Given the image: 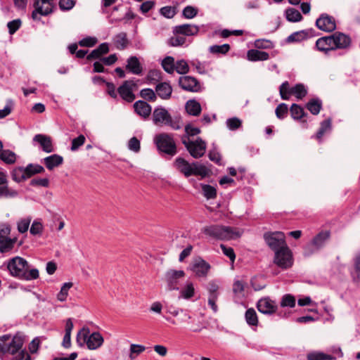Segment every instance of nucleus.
Masks as SVG:
<instances>
[{
    "mask_svg": "<svg viewBox=\"0 0 360 360\" xmlns=\"http://www.w3.org/2000/svg\"><path fill=\"white\" fill-rule=\"evenodd\" d=\"M153 122L155 124L158 123L169 124L171 122V115L163 108H155L153 114Z\"/></svg>",
    "mask_w": 360,
    "mask_h": 360,
    "instance_id": "21",
    "label": "nucleus"
},
{
    "mask_svg": "<svg viewBox=\"0 0 360 360\" xmlns=\"http://www.w3.org/2000/svg\"><path fill=\"white\" fill-rule=\"evenodd\" d=\"M179 86L186 91L198 92L200 89L199 82L193 77L183 76L179 79Z\"/></svg>",
    "mask_w": 360,
    "mask_h": 360,
    "instance_id": "16",
    "label": "nucleus"
},
{
    "mask_svg": "<svg viewBox=\"0 0 360 360\" xmlns=\"http://www.w3.org/2000/svg\"><path fill=\"white\" fill-rule=\"evenodd\" d=\"M114 43L116 48L119 50H124L126 49L129 44L127 33L120 32L117 34L114 38Z\"/></svg>",
    "mask_w": 360,
    "mask_h": 360,
    "instance_id": "35",
    "label": "nucleus"
},
{
    "mask_svg": "<svg viewBox=\"0 0 360 360\" xmlns=\"http://www.w3.org/2000/svg\"><path fill=\"white\" fill-rule=\"evenodd\" d=\"M288 112V105L285 103L279 104L275 110L276 115L278 119H283L286 117Z\"/></svg>",
    "mask_w": 360,
    "mask_h": 360,
    "instance_id": "54",
    "label": "nucleus"
},
{
    "mask_svg": "<svg viewBox=\"0 0 360 360\" xmlns=\"http://www.w3.org/2000/svg\"><path fill=\"white\" fill-rule=\"evenodd\" d=\"M274 263L282 269H288L292 266V253L288 245L274 251Z\"/></svg>",
    "mask_w": 360,
    "mask_h": 360,
    "instance_id": "8",
    "label": "nucleus"
},
{
    "mask_svg": "<svg viewBox=\"0 0 360 360\" xmlns=\"http://www.w3.org/2000/svg\"><path fill=\"white\" fill-rule=\"evenodd\" d=\"M11 338L10 334L0 336V358L2 359L6 354L13 355L11 360H25L27 354L25 349H22L25 342V336L22 332H17Z\"/></svg>",
    "mask_w": 360,
    "mask_h": 360,
    "instance_id": "1",
    "label": "nucleus"
},
{
    "mask_svg": "<svg viewBox=\"0 0 360 360\" xmlns=\"http://www.w3.org/2000/svg\"><path fill=\"white\" fill-rule=\"evenodd\" d=\"M186 276L184 271L169 269L165 274V281L169 290H178L180 281Z\"/></svg>",
    "mask_w": 360,
    "mask_h": 360,
    "instance_id": "11",
    "label": "nucleus"
},
{
    "mask_svg": "<svg viewBox=\"0 0 360 360\" xmlns=\"http://www.w3.org/2000/svg\"><path fill=\"white\" fill-rule=\"evenodd\" d=\"M162 67L166 72L173 73L175 70L174 58L172 56L165 57L162 61Z\"/></svg>",
    "mask_w": 360,
    "mask_h": 360,
    "instance_id": "41",
    "label": "nucleus"
},
{
    "mask_svg": "<svg viewBox=\"0 0 360 360\" xmlns=\"http://www.w3.org/2000/svg\"><path fill=\"white\" fill-rule=\"evenodd\" d=\"M140 96L149 101H155L157 98L153 90L149 88L142 89L140 92Z\"/></svg>",
    "mask_w": 360,
    "mask_h": 360,
    "instance_id": "53",
    "label": "nucleus"
},
{
    "mask_svg": "<svg viewBox=\"0 0 360 360\" xmlns=\"http://www.w3.org/2000/svg\"><path fill=\"white\" fill-rule=\"evenodd\" d=\"M44 172L45 169L41 165L30 163L26 167L14 168L12 171V179L13 180H26Z\"/></svg>",
    "mask_w": 360,
    "mask_h": 360,
    "instance_id": "5",
    "label": "nucleus"
},
{
    "mask_svg": "<svg viewBox=\"0 0 360 360\" xmlns=\"http://www.w3.org/2000/svg\"><path fill=\"white\" fill-rule=\"evenodd\" d=\"M183 144L186 146V149L194 158H199L205 153L206 143L200 138H198L195 141H191L183 139Z\"/></svg>",
    "mask_w": 360,
    "mask_h": 360,
    "instance_id": "12",
    "label": "nucleus"
},
{
    "mask_svg": "<svg viewBox=\"0 0 360 360\" xmlns=\"http://www.w3.org/2000/svg\"><path fill=\"white\" fill-rule=\"evenodd\" d=\"M33 141L37 142L46 153H51L54 150L51 138L49 136L38 134L34 136Z\"/></svg>",
    "mask_w": 360,
    "mask_h": 360,
    "instance_id": "18",
    "label": "nucleus"
},
{
    "mask_svg": "<svg viewBox=\"0 0 360 360\" xmlns=\"http://www.w3.org/2000/svg\"><path fill=\"white\" fill-rule=\"evenodd\" d=\"M247 57L250 61H264L269 58V55L267 52L263 51L250 49L247 53Z\"/></svg>",
    "mask_w": 360,
    "mask_h": 360,
    "instance_id": "30",
    "label": "nucleus"
},
{
    "mask_svg": "<svg viewBox=\"0 0 360 360\" xmlns=\"http://www.w3.org/2000/svg\"><path fill=\"white\" fill-rule=\"evenodd\" d=\"M191 175L200 176L202 178L209 176L211 170L203 165L198 162L192 163Z\"/></svg>",
    "mask_w": 360,
    "mask_h": 360,
    "instance_id": "31",
    "label": "nucleus"
},
{
    "mask_svg": "<svg viewBox=\"0 0 360 360\" xmlns=\"http://www.w3.org/2000/svg\"><path fill=\"white\" fill-rule=\"evenodd\" d=\"M12 242L10 238L0 239V252L5 254L10 252L13 250Z\"/></svg>",
    "mask_w": 360,
    "mask_h": 360,
    "instance_id": "48",
    "label": "nucleus"
},
{
    "mask_svg": "<svg viewBox=\"0 0 360 360\" xmlns=\"http://www.w3.org/2000/svg\"><path fill=\"white\" fill-rule=\"evenodd\" d=\"M43 163L49 170H52L63 163V158L58 154H53L44 158Z\"/></svg>",
    "mask_w": 360,
    "mask_h": 360,
    "instance_id": "26",
    "label": "nucleus"
},
{
    "mask_svg": "<svg viewBox=\"0 0 360 360\" xmlns=\"http://www.w3.org/2000/svg\"><path fill=\"white\" fill-rule=\"evenodd\" d=\"M7 182L8 181H0V198L15 197L18 194L16 191L8 187Z\"/></svg>",
    "mask_w": 360,
    "mask_h": 360,
    "instance_id": "40",
    "label": "nucleus"
},
{
    "mask_svg": "<svg viewBox=\"0 0 360 360\" xmlns=\"http://www.w3.org/2000/svg\"><path fill=\"white\" fill-rule=\"evenodd\" d=\"M263 238L268 247L274 252L287 245L285 234L281 231L266 232Z\"/></svg>",
    "mask_w": 360,
    "mask_h": 360,
    "instance_id": "9",
    "label": "nucleus"
},
{
    "mask_svg": "<svg viewBox=\"0 0 360 360\" xmlns=\"http://www.w3.org/2000/svg\"><path fill=\"white\" fill-rule=\"evenodd\" d=\"M226 125L230 130H236L242 125V122L238 117L229 118L226 121Z\"/></svg>",
    "mask_w": 360,
    "mask_h": 360,
    "instance_id": "56",
    "label": "nucleus"
},
{
    "mask_svg": "<svg viewBox=\"0 0 360 360\" xmlns=\"http://www.w3.org/2000/svg\"><path fill=\"white\" fill-rule=\"evenodd\" d=\"M136 86V84L133 80H126L118 87L117 93L124 101L131 103L136 98L133 93V89Z\"/></svg>",
    "mask_w": 360,
    "mask_h": 360,
    "instance_id": "13",
    "label": "nucleus"
},
{
    "mask_svg": "<svg viewBox=\"0 0 360 360\" xmlns=\"http://www.w3.org/2000/svg\"><path fill=\"white\" fill-rule=\"evenodd\" d=\"M157 94L162 99H169L172 93V88L167 82H161L155 87Z\"/></svg>",
    "mask_w": 360,
    "mask_h": 360,
    "instance_id": "29",
    "label": "nucleus"
},
{
    "mask_svg": "<svg viewBox=\"0 0 360 360\" xmlns=\"http://www.w3.org/2000/svg\"><path fill=\"white\" fill-rule=\"evenodd\" d=\"M198 31L199 29L195 25L190 24H184L176 26L174 30V34H181L184 36H193L196 34L198 32Z\"/></svg>",
    "mask_w": 360,
    "mask_h": 360,
    "instance_id": "23",
    "label": "nucleus"
},
{
    "mask_svg": "<svg viewBox=\"0 0 360 360\" xmlns=\"http://www.w3.org/2000/svg\"><path fill=\"white\" fill-rule=\"evenodd\" d=\"M109 51L108 44L102 43L96 49H94L89 55H87L86 59L89 61L97 59L101 60L103 58V56L107 54Z\"/></svg>",
    "mask_w": 360,
    "mask_h": 360,
    "instance_id": "22",
    "label": "nucleus"
},
{
    "mask_svg": "<svg viewBox=\"0 0 360 360\" xmlns=\"http://www.w3.org/2000/svg\"><path fill=\"white\" fill-rule=\"evenodd\" d=\"M202 232L207 236L219 240H228L239 237L240 234L230 226L210 225L204 227Z\"/></svg>",
    "mask_w": 360,
    "mask_h": 360,
    "instance_id": "4",
    "label": "nucleus"
},
{
    "mask_svg": "<svg viewBox=\"0 0 360 360\" xmlns=\"http://www.w3.org/2000/svg\"><path fill=\"white\" fill-rule=\"evenodd\" d=\"M72 285L73 284L71 282L65 283L57 295V299L60 302L65 301L68 295V290Z\"/></svg>",
    "mask_w": 360,
    "mask_h": 360,
    "instance_id": "44",
    "label": "nucleus"
},
{
    "mask_svg": "<svg viewBox=\"0 0 360 360\" xmlns=\"http://www.w3.org/2000/svg\"><path fill=\"white\" fill-rule=\"evenodd\" d=\"M160 13L167 18H172L176 14V8L172 6H164L160 8Z\"/></svg>",
    "mask_w": 360,
    "mask_h": 360,
    "instance_id": "57",
    "label": "nucleus"
},
{
    "mask_svg": "<svg viewBox=\"0 0 360 360\" xmlns=\"http://www.w3.org/2000/svg\"><path fill=\"white\" fill-rule=\"evenodd\" d=\"M181 296L184 299L188 300L194 296L195 288L193 284L190 282L180 292Z\"/></svg>",
    "mask_w": 360,
    "mask_h": 360,
    "instance_id": "45",
    "label": "nucleus"
},
{
    "mask_svg": "<svg viewBox=\"0 0 360 360\" xmlns=\"http://www.w3.org/2000/svg\"><path fill=\"white\" fill-rule=\"evenodd\" d=\"M126 69L129 72L138 75H141L143 71V68L136 56H130L127 59Z\"/></svg>",
    "mask_w": 360,
    "mask_h": 360,
    "instance_id": "27",
    "label": "nucleus"
},
{
    "mask_svg": "<svg viewBox=\"0 0 360 360\" xmlns=\"http://www.w3.org/2000/svg\"><path fill=\"white\" fill-rule=\"evenodd\" d=\"M257 308L264 314H272L277 311L278 307L275 301L269 297H264L258 301Z\"/></svg>",
    "mask_w": 360,
    "mask_h": 360,
    "instance_id": "17",
    "label": "nucleus"
},
{
    "mask_svg": "<svg viewBox=\"0 0 360 360\" xmlns=\"http://www.w3.org/2000/svg\"><path fill=\"white\" fill-rule=\"evenodd\" d=\"M186 41V38L181 34H174V37L169 39V44L172 46H177L183 45Z\"/></svg>",
    "mask_w": 360,
    "mask_h": 360,
    "instance_id": "59",
    "label": "nucleus"
},
{
    "mask_svg": "<svg viewBox=\"0 0 360 360\" xmlns=\"http://www.w3.org/2000/svg\"><path fill=\"white\" fill-rule=\"evenodd\" d=\"M146 347L141 345L131 344L130 346V354L129 357L131 359H134L137 355L144 352Z\"/></svg>",
    "mask_w": 360,
    "mask_h": 360,
    "instance_id": "51",
    "label": "nucleus"
},
{
    "mask_svg": "<svg viewBox=\"0 0 360 360\" xmlns=\"http://www.w3.org/2000/svg\"><path fill=\"white\" fill-rule=\"evenodd\" d=\"M296 300L295 297L290 294H285L282 297L281 301V306L282 307H290L292 308L295 306Z\"/></svg>",
    "mask_w": 360,
    "mask_h": 360,
    "instance_id": "46",
    "label": "nucleus"
},
{
    "mask_svg": "<svg viewBox=\"0 0 360 360\" xmlns=\"http://www.w3.org/2000/svg\"><path fill=\"white\" fill-rule=\"evenodd\" d=\"M33 6L34 8V10L32 13V18L33 20L38 19V14L46 16L52 13L51 6L44 7L43 5L37 0H34Z\"/></svg>",
    "mask_w": 360,
    "mask_h": 360,
    "instance_id": "28",
    "label": "nucleus"
},
{
    "mask_svg": "<svg viewBox=\"0 0 360 360\" xmlns=\"http://www.w3.org/2000/svg\"><path fill=\"white\" fill-rule=\"evenodd\" d=\"M331 127V121L330 119H327L323 120L321 123L320 128L319 129L317 133H316V139L320 140L323 134L330 129Z\"/></svg>",
    "mask_w": 360,
    "mask_h": 360,
    "instance_id": "47",
    "label": "nucleus"
},
{
    "mask_svg": "<svg viewBox=\"0 0 360 360\" xmlns=\"http://www.w3.org/2000/svg\"><path fill=\"white\" fill-rule=\"evenodd\" d=\"M197 14L198 10L191 6H187L183 10V15L187 19H191Z\"/></svg>",
    "mask_w": 360,
    "mask_h": 360,
    "instance_id": "62",
    "label": "nucleus"
},
{
    "mask_svg": "<svg viewBox=\"0 0 360 360\" xmlns=\"http://www.w3.org/2000/svg\"><path fill=\"white\" fill-rule=\"evenodd\" d=\"M220 248H221L223 253L226 257H228L232 262H233L236 259V254L234 252L233 249L232 248L228 247L224 244H221Z\"/></svg>",
    "mask_w": 360,
    "mask_h": 360,
    "instance_id": "61",
    "label": "nucleus"
},
{
    "mask_svg": "<svg viewBox=\"0 0 360 360\" xmlns=\"http://www.w3.org/2000/svg\"><path fill=\"white\" fill-rule=\"evenodd\" d=\"M86 138L84 135L81 134L78 137L73 139L72 141L71 150H77L85 142Z\"/></svg>",
    "mask_w": 360,
    "mask_h": 360,
    "instance_id": "63",
    "label": "nucleus"
},
{
    "mask_svg": "<svg viewBox=\"0 0 360 360\" xmlns=\"http://www.w3.org/2000/svg\"><path fill=\"white\" fill-rule=\"evenodd\" d=\"M0 160L6 164H13L16 160V155L14 152L10 150H3L0 153Z\"/></svg>",
    "mask_w": 360,
    "mask_h": 360,
    "instance_id": "39",
    "label": "nucleus"
},
{
    "mask_svg": "<svg viewBox=\"0 0 360 360\" xmlns=\"http://www.w3.org/2000/svg\"><path fill=\"white\" fill-rule=\"evenodd\" d=\"M307 360H335L336 356L321 352L314 351L307 354Z\"/></svg>",
    "mask_w": 360,
    "mask_h": 360,
    "instance_id": "34",
    "label": "nucleus"
},
{
    "mask_svg": "<svg viewBox=\"0 0 360 360\" xmlns=\"http://www.w3.org/2000/svg\"><path fill=\"white\" fill-rule=\"evenodd\" d=\"M59 8L61 11H69L72 9L75 5V0H60Z\"/></svg>",
    "mask_w": 360,
    "mask_h": 360,
    "instance_id": "64",
    "label": "nucleus"
},
{
    "mask_svg": "<svg viewBox=\"0 0 360 360\" xmlns=\"http://www.w3.org/2000/svg\"><path fill=\"white\" fill-rule=\"evenodd\" d=\"M354 264L356 276H352V280L356 283L360 281V254L355 257Z\"/></svg>",
    "mask_w": 360,
    "mask_h": 360,
    "instance_id": "60",
    "label": "nucleus"
},
{
    "mask_svg": "<svg viewBox=\"0 0 360 360\" xmlns=\"http://www.w3.org/2000/svg\"><path fill=\"white\" fill-rule=\"evenodd\" d=\"M188 269L197 278H206L211 269V265L202 257H198L192 260Z\"/></svg>",
    "mask_w": 360,
    "mask_h": 360,
    "instance_id": "10",
    "label": "nucleus"
},
{
    "mask_svg": "<svg viewBox=\"0 0 360 360\" xmlns=\"http://www.w3.org/2000/svg\"><path fill=\"white\" fill-rule=\"evenodd\" d=\"M175 70L181 75L186 74L189 71L188 63L184 60H178L175 63Z\"/></svg>",
    "mask_w": 360,
    "mask_h": 360,
    "instance_id": "52",
    "label": "nucleus"
},
{
    "mask_svg": "<svg viewBox=\"0 0 360 360\" xmlns=\"http://www.w3.org/2000/svg\"><path fill=\"white\" fill-rule=\"evenodd\" d=\"M245 317L248 325L252 326H257L258 325L257 315L253 308H250L246 310Z\"/></svg>",
    "mask_w": 360,
    "mask_h": 360,
    "instance_id": "38",
    "label": "nucleus"
},
{
    "mask_svg": "<svg viewBox=\"0 0 360 360\" xmlns=\"http://www.w3.org/2000/svg\"><path fill=\"white\" fill-rule=\"evenodd\" d=\"M286 18L290 22H298L302 16L300 11L293 8H289L285 11Z\"/></svg>",
    "mask_w": 360,
    "mask_h": 360,
    "instance_id": "43",
    "label": "nucleus"
},
{
    "mask_svg": "<svg viewBox=\"0 0 360 360\" xmlns=\"http://www.w3.org/2000/svg\"><path fill=\"white\" fill-rule=\"evenodd\" d=\"M206 289L208 291L209 297H208V305L212 309L214 312H217L218 311V307L216 304V302L219 297V285L217 281L215 280L210 281L207 286Z\"/></svg>",
    "mask_w": 360,
    "mask_h": 360,
    "instance_id": "15",
    "label": "nucleus"
},
{
    "mask_svg": "<svg viewBox=\"0 0 360 360\" xmlns=\"http://www.w3.org/2000/svg\"><path fill=\"white\" fill-rule=\"evenodd\" d=\"M155 144L160 151L174 155L176 153V147L172 135L166 133H161L155 137Z\"/></svg>",
    "mask_w": 360,
    "mask_h": 360,
    "instance_id": "7",
    "label": "nucleus"
},
{
    "mask_svg": "<svg viewBox=\"0 0 360 360\" xmlns=\"http://www.w3.org/2000/svg\"><path fill=\"white\" fill-rule=\"evenodd\" d=\"M186 112L193 116H198L201 112L200 104L195 100H189L186 103Z\"/></svg>",
    "mask_w": 360,
    "mask_h": 360,
    "instance_id": "32",
    "label": "nucleus"
},
{
    "mask_svg": "<svg viewBox=\"0 0 360 360\" xmlns=\"http://www.w3.org/2000/svg\"><path fill=\"white\" fill-rule=\"evenodd\" d=\"M316 27L324 32H331L336 29L335 20L327 13L321 14L316 21Z\"/></svg>",
    "mask_w": 360,
    "mask_h": 360,
    "instance_id": "14",
    "label": "nucleus"
},
{
    "mask_svg": "<svg viewBox=\"0 0 360 360\" xmlns=\"http://www.w3.org/2000/svg\"><path fill=\"white\" fill-rule=\"evenodd\" d=\"M230 50V46L228 44H224L223 45H214L210 47V51L212 53H221L226 54Z\"/></svg>",
    "mask_w": 360,
    "mask_h": 360,
    "instance_id": "50",
    "label": "nucleus"
},
{
    "mask_svg": "<svg viewBox=\"0 0 360 360\" xmlns=\"http://www.w3.org/2000/svg\"><path fill=\"white\" fill-rule=\"evenodd\" d=\"M6 267L11 276L21 280H35L39 276L38 269H32L29 270L30 266L27 261L19 256L8 259L6 262Z\"/></svg>",
    "mask_w": 360,
    "mask_h": 360,
    "instance_id": "2",
    "label": "nucleus"
},
{
    "mask_svg": "<svg viewBox=\"0 0 360 360\" xmlns=\"http://www.w3.org/2000/svg\"><path fill=\"white\" fill-rule=\"evenodd\" d=\"M202 192L207 199H214L217 197V190L215 187L208 185L201 184Z\"/></svg>",
    "mask_w": 360,
    "mask_h": 360,
    "instance_id": "42",
    "label": "nucleus"
},
{
    "mask_svg": "<svg viewBox=\"0 0 360 360\" xmlns=\"http://www.w3.org/2000/svg\"><path fill=\"white\" fill-rule=\"evenodd\" d=\"M332 37L334 39V46L335 49H346L351 44V39L349 36L342 33V32H335L332 34Z\"/></svg>",
    "mask_w": 360,
    "mask_h": 360,
    "instance_id": "19",
    "label": "nucleus"
},
{
    "mask_svg": "<svg viewBox=\"0 0 360 360\" xmlns=\"http://www.w3.org/2000/svg\"><path fill=\"white\" fill-rule=\"evenodd\" d=\"M306 108L311 114L316 115L322 108V103L318 98H312L307 103Z\"/></svg>",
    "mask_w": 360,
    "mask_h": 360,
    "instance_id": "36",
    "label": "nucleus"
},
{
    "mask_svg": "<svg viewBox=\"0 0 360 360\" xmlns=\"http://www.w3.org/2000/svg\"><path fill=\"white\" fill-rule=\"evenodd\" d=\"M281 98L283 100H288L290 95H293L298 99L303 98L307 94V91L302 84H297L292 87H290L289 82L285 81L281 84L279 87Z\"/></svg>",
    "mask_w": 360,
    "mask_h": 360,
    "instance_id": "6",
    "label": "nucleus"
},
{
    "mask_svg": "<svg viewBox=\"0 0 360 360\" xmlns=\"http://www.w3.org/2000/svg\"><path fill=\"white\" fill-rule=\"evenodd\" d=\"M330 238V231H322L313 238L311 244L316 248V250H319L324 246Z\"/></svg>",
    "mask_w": 360,
    "mask_h": 360,
    "instance_id": "24",
    "label": "nucleus"
},
{
    "mask_svg": "<svg viewBox=\"0 0 360 360\" xmlns=\"http://www.w3.org/2000/svg\"><path fill=\"white\" fill-rule=\"evenodd\" d=\"M20 19H15L8 22L7 27L10 34H13L18 30L21 26Z\"/></svg>",
    "mask_w": 360,
    "mask_h": 360,
    "instance_id": "55",
    "label": "nucleus"
},
{
    "mask_svg": "<svg viewBox=\"0 0 360 360\" xmlns=\"http://www.w3.org/2000/svg\"><path fill=\"white\" fill-rule=\"evenodd\" d=\"M76 342L79 347H84L86 345L90 350L99 348L104 342L102 335L99 332H94L90 334L88 327H83L77 334Z\"/></svg>",
    "mask_w": 360,
    "mask_h": 360,
    "instance_id": "3",
    "label": "nucleus"
},
{
    "mask_svg": "<svg viewBox=\"0 0 360 360\" xmlns=\"http://www.w3.org/2000/svg\"><path fill=\"white\" fill-rule=\"evenodd\" d=\"M13 107V101L11 99H8L6 101V104L3 110H0V119H3L11 114Z\"/></svg>",
    "mask_w": 360,
    "mask_h": 360,
    "instance_id": "58",
    "label": "nucleus"
},
{
    "mask_svg": "<svg viewBox=\"0 0 360 360\" xmlns=\"http://www.w3.org/2000/svg\"><path fill=\"white\" fill-rule=\"evenodd\" d=\"M176 165L178 169L184 174L186 177L191 176L192 164H189L184 158H179L176 160Z\"/></svg>",
    "mask_w": 360,
    "mask_h": 360,
    "instance_id": "33",
    "label": "nucleus"
},
{
    "mask_svg": "<svg viewBox=\"0 0 360 360\" xmlns=\"http://www.w3.org/2000/svg\"><path fill=\"white\" fill-rule=\"evenodd\" d=\"M134 108L135 112L140 116L146 118L148 117L151 113V106L143 101H138L134 103Z\"/></svg>",
    "mask_w": 360,
    "mask_h": 360,
    "instance_id": "25",
    "label": "nucleus"
},
{
    "mask_svg": "<svg viewBox=\"0 0 360 360\" xmlns=\"http://www.w3.org/2000/svg\"><path fill=\"white\" fill-rule=\"evenodd\" d=\"M333 43L334 39L331 34L318 39L316 42V46L321 51L328 52L329 51L335 50Z\"/></svg>",
    "mask_w": 360,
    "mask_h": 360,
    "instance_id": "20",
    "label": "nucleus"
},
{
    "mask_svg": "<svg viewBox=\"0 0 360 360\" xmlns=\"http://www.w3.org/2000/svg\"><path fill=\"white\" fill-rule=\"evenodd\" d=\"M291 116L295 120H302L307 115L304 108L300 105L293 103L290 108Z\"/></svg>",
    "mask_w": 360,
    "mask_h": 360,
    "instance_id": "37",
    "label": "nucleus"
},
{
    "mask_svg": "<svg viewBox=\"0 0 360 360\" xmlns=\"http://www.w3.org/2000/svg\"><path fill=\"white\" fill-rule=\"evenodd\" d=\"M307 36L304 31L295 32L288 37L286 41L288 43L297 42L303 40Z\"/></svg>",
    "mask_w": 360,
    "mask_h": 360,
    "instance_id": "49",
    "label": "nucleus"
}]
</instances>
